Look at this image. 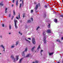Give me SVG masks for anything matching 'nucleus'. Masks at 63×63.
I'll return each mask as SVG.
<instances>
[{
  "label": "nucleus",
  "mask_w": 63,
  "mask_h": 63,
  "mask_svg": "<svg viewBox=\"0 0 63 63\" xmlns=\"http://www.w3.org/2000/svg\"><path fill=\"white\" fill-rule=\"evenodd\" d=\"M46 33L45 32H43V36H44V40L43 42L45 44H46V38L47 37V36L46 35Z\"/></svg>",
  "instance_id": "f257e3e1"
},
{
  "label": "nucleus",
  "mask_w": 63,
  "mask_h": 63,
  "mask_svg": "<svg viewBox=\"0 0 63 63\" xmlns=\"http://www.w3.org/2000/svg\"><path fill=\"white\" fill-rule=\"evenodd\" d=\"M18 55L16 56V59L14 58V55H12L11 56L12 59L14 60V62L18 60Z\"/></svg>",
  "instance_id": "f03ea898"
},
{
  "label": "nucleus",
  "mask_w": 63,
  "mask_h": 63,
  "mask_svg": "<svg viewBox=\"0 0 63 63\" xmlns=\"http://www.w3.org/2000/svg\"><path fill=\"white\" fill-rule=\"evenodd\" d=\"M54 13H55V14L57 16H58V15H59V16H63V15H60V14H59V13H57L54 11Z\"/></svg>",
  "instance_id": "7ed1b4c3"
},
{
  "label": "nucleus",
  "mask_w": 63,
  "mask_h": 63,
  "mask_svg": "<svg viewBox=\"0 0 63 63\" xmlns=\"http://www.w3.org/2000/svg\"><path fill=\"white\" fill-rule=\"evenodd\" d=\"M35 39L34 38H32V42L33 44H35Z\"/></svg>",
  "instance_id": "20e7f679"
},
{
  "label": "nucleus",
  "mask_w": 63,
  "mask_h": 63,
  "mask_svg": "<svg viewBox=\"0 0 63 63\" xmlns=\"http://www.w3.org/2000/svg\"><path fill=\"white\" fill-rule=\"evenodd\" d=\"M14 21L15 22V24H16V22H17V21L15 19Z\"/></svg>",
  "instance_id": "39448f33"
},
{
  "label": "nucleus",
  "mask_w": 63,
  "mask_h": 63,
  "mask_svg": "<svg viewBox=\"0 0 63 63\" xmlns=\"http://www.w3.org/2000/svg\"><path fill=\"white\" fill-rule=\"evenodd\" d=\"M15 28L16 29H17L18 28V27H17V25H16V24H15Z\"/></svg>",
  "instance_id": "423d86ee"
},
{
  "label": "nucleus",
  "mask_w": 63,
  "mask_h": 63,
  "mask_svg": "<svg viewBox=\"0 0 63 63\" xmlns=\"http://www.w3.org/2000/svg\"><path fill=\"white\" fill-rule=\"evenodd\" d=\"M36 47L35 46L33 47H32L31 49V50L32 51H33L34 50V48H35Z\"/></svg>",
  "instance_id": "0eeeda50"
},
{
  "label": "nucleus",
  "mask_w": 63,
  "mask_h": 63,
  "mask_svg": "<svg viewBox=\"0 0 63 63\" xmlns=\"http://www.w3.org/2000/svg\"><path fill=\"white\" fill-rule=\"evenodd\" d=\"M38 5H36L35 7V10H37V9H38Z\"/></svg>",
  "instance_id": "6e6552de"
},
{
  "label": "nucleus",
  "mask_w": 63,
  "mask_h": 63,
  "mask_svg": "<svg viewBox=\"0 0 63 63\" xmlns=\"http://www.w3.org/2000/svg\"><path fill=\"white\" fill-rule=\"evenodd\" d=\"M31 54H28L27 55V56H26V57H29V56H31Z\"/></svg>",
  "instance_id": "1a4fd4ad"
},
{
  "label": "nucleus",
  "mask_w": 63,
  "mask_h": 63,
  "mask_svg": "<svg viewBox=\"0 0 63 63\" xmlns=\"http://www.w3.org/2000/svg\"><path fill=\"white\" fill-rule=\"evenodd\" d=\"M7 9H8L6 7L5 9V14H6V13H7Z\"/></svg>",
  "instance_id": "9d476101"
},
{
  "label": "nucleus",
  "mask_w": 63,
  "mask_h": 63,
  "mask_svg": "<svg viewBox=\"0 0 63 63\" xmlns=\"http://www.w3.org/2000/svg\"><path fill=\"white\" fill-rule=\"evenodd\" d=\"M18 43H19V41H17L16 42V45L17 46V45H18Z\"/></svg>",
  "instance_id": "9b49d317"
},
{
  "label": "nucleus",
  "mask_w": 63,
  "mask_h": 63,
  "mask_svg": "<svg viewBox=\"0 0 63 63\" xmlns=\"http://www.w3.org/2000/svg\"><path fill=\"white\" fill-rule=\"evenodd\" d=\"M16 5L17 7L18 6V0H17L16 1Z\"/></svg>",
  "instance_id": "f8f14e48"
},
{
  "label": "nucleus",
  "mask_w": 63,
  "mask_h": 63,
  "mask_svg": "<svg viewBox=\"0 0 63 63\" xmlns=\"http://www.w3.org/2000/svg\"><path fill=\"white\" fill-rule=\"evenodd\" d=\"M16 18L17 19H18L19 18V19H20V16H17L16 17Z\"/></svg>",
  "instance_id": "ddd939ff"
},
{
  "label": "nucleus",
  "mask_w": 63,
  "mask_h": 63,
  "mask_svg": "<svg viewBox=\"0 0 63 63\" xmlns=\"http://www.w3.org/2000/svg\"><path fill=\"white\" fill-rule=\"evenodd\" d=\"M47 32L48 33H50L51 32H50V30H48L47 31Z\"/></svg>",
  "instance_id": "4468645a"
},
{
  "label": "nucleus",
  "mask_w": 63,
  "mask_h": 63,
  "mask_svg": "<svg viewBox=\"0 0 63 63\" xmlns=\"http://www.w3.org/2000/svg\"><path fill=\"white\" fill-rule=\"evenodd\" d=\"M0 47H2V48H5V47L4 46H3L2 45H1L0 46Z\"/></svg>",
  "instance_id": "2eb2a0df"
},
{
  "label": "nucleus",
  "mask_w": 63,
  "mask_h": 63,
  "mask_svg": "<svg viewBox=\"0 0 63 63\" xmlns=\"http://www.w3.org/2000/svg\"><path fill=\"white\" fill-rule=\"evenodd\" d=\"M23 59V58H22L20 59L19 60V63H21V61H22V60Z\"/></svg>",
  "instance_id": "dca6fc26"
},
{
  "label": "nucleus",
  "mask_w": 63,
  "mask_h": 63,
  "mask_svg": "<svg viewBox=\"0 0 63 63\" xmlns=\"http://www.w3.org/2000/svg\"><path fill=\"white\" fill-rule=\"evenodd\" d=\"M24 52H25V51H24L22 52V56H24Z\"/></svg>",
  "instance_id": "f3484780"
},
{
  "label": "nucleus",
  "mask_w": 63,
  "mask_h": 63,
  "mask_svg": "<svg viewBox=\"0 0 63 63\" xmlns=\"http://www.w3.org/2000/svg\"><path fill=\"white\" fill-rule=\"evenodd\" d=\"M14 47H15V45H13L11 46V48H14Z\"/></svg>",
  "instance_id": "a211bd4d"
},
{
  "label": "nucleus",
  "mask_w": 63,
  "mask_h": 63,
  "mask_svg": "<svg viewBox=\"0 0 63 63\" xmlns=\"http://www.w3.org/2000/svg\"><path fill=\"white\" fill-rule=\"evenodd\" d=\"M54 21L55 22H56V23L57 22V19H55V20H54Z\"/></svg>",
  "instance_id": "6ab92c4d"
},
{
  "label": "nucleus",
  "mask_w": 63,
  "mask_h": 63,
  "mask_svg": "<svg viewBox=\"0 0 63 63\" xmlns=\"http://www.w3.org/2000/svg\"><path fill=\"white\" fill-rule=\"evenodd\" d=\"M31 22V20H28L27 21V22L28 23H30V22Z\"/></svg>",
  "instance_id": "aec40b11"
},
{
  "label": "nucleus",
  "mask_w": 63,
  "mask_h": 63,
  "mask_svg": "<svg viewBox=\"0 0 63 63\" xmlns=\"http://www.w3.org/2000/svg\"><path fill=\"white\" fill-rule=\"evenodd\" d=\"M13 14L14 16L16 15V13H15V10H13Z\"/></svg>",
  "instance_id": "412c9836"
},
{
  "label": "nucleus",
  "mask_w": 63,
  "mask_h": 63,
  "mask_svg": "<svg viewBox=\"0 0 63 63\" xmlns=\"http://www.w3.org/2000/svg\"><path fill=\"white\" fill-rule=\"evenodd\" d=\"M40 48V45H39L37 48V49L38 50H39V49Z\"/></svg>",
  "instance_id": "4be33fe9"
},
{
  "label": "nucleus",
  "mask_w": 63,
  "mask_h": 63,
  "mask_svg": "<svg viewBox=\"0 0 63 63\" xmlns=\"http://www.w3.org/2000/svg\"><path fill=\"white\" fill-rule=\"evenodd\" d=\"M25 39V40H26V41H27L29 43H30V41H29L28 40H27V39H26V38Z\"/></svg>",
  "instance_id": "5701e85b"
},
{
  "label": "nucleus",
  "mask_w": 63,
  "mask_h": 63,
  "mask_svg": "<svg viewBox=\"0 0 63 63\" xmlns=\"http://www.w3.org/2000/svg\"><path fill=\"white\" fill-rule=\"evenodd\" d=\"M49 55H52V54H53V53H49Z\"/></svg>",
  "instance_id": "b1692460"
},
{
  "label": "nucleus",
  "mask_w": 63,
  "mask_h": 63,
  "mask_svg": "<svg viewBox=\"0 0 63 63\" xmlns=\"http://www.w3.org/2000/svg\"><path fill=\"white\" fill-rule=\"evenodd\" d=\"M9 28L10 30H11V26L10 25H9Z\"/></svg>",
  "instance_id": "393cba45"
},
{
  "label": "nucleus",
  "mask_w": 63,
  "mask_h": 63,
  "mask_svg": "<svg viewBox=\"0 0 63 63\" xmlns=\"http://www.w3.org/2000/svg\"><path fill=\"white\" fill-rule=\"evenodd\" d=\"M27 51V48H26L25 50V51Z\"/></svg>",
  "instance_id": "a878e982"
},
{
  "label": "nucleus",
  "mask_w": 63,
  "mask_h": 63,
  "mask_svg": "<svg viewBox=\"0 0 63 63\" xmlns=\"http://www.w3.org/2000/svg\"><path fill=\"white\" fill-rule=\"evenodd\" d=\"M0 6H3V4L1 3H0Z\"/></svg>",
  "instance_id": "bb28decb"
},
{
  "label": "nucleus",
  "mask_w": 63,
  "mask_h": 63,
  "mask_svg": "<svg viewBox=\"0 0 63 63\" xmlns=\"http://www.w3.org/2000/svg\"><path fill=\"white\" fill-rule=\"evenodd\" d=\"M48 28H50V24H49V25L48 26Z\"/></svg>",
  "instance_id": "cd10ccee"
},
{
  "label": "nucleus",
  "mask_w": 63,
  "mask_h": 63,
  "mask_svg": "<svg viewBox=\"0 0 63 63\" xmlns=\"http://www.w3.org/2000/svg\"><path fill=\"white\" fill-rule=\"evenodd\" d=\"M39 28H40V27L39 26H38V27L36 29V30H38Z\"/></svg>",
  "instance_id": "c85d7f7f"
},
{
  "label": "nucleus",
  "mask_w": 63,
  "mask_h": 63,
  "mask_svg": "<svg viewBox=\"0 0 63 63\" xmlns=\"http://www.w3.org/2000/svg\"><path fill=\"white\" fill-rule=\"evenodd\" d=\"M57 42H60V40L59 39H57L56 40Z\"/></svg>",
  "instance_id": "c756f323"
},
{
  "label": "nucleus",
  "mask_w": 63,
  "mask_h": 63,
  "mask_svg": "<svg viewBox=\"0 0 63 63\" xmlns=\"http://www.w3.org/2000/svg\"><path fill=\"white\" fill-rule=\"evenodd\" d=\"M24 1L23 0H22V5H23V2H24Z\"/></svg>",
  "instance_id": "7c9ffc66"
},
{
  "label": "nucleus",
  "mask_w": 63,
  "mask_h": 63,
  "mask_svg": "<svg viewBox=\"0 0 63 63\" xmlns=\"http://www.w3.org/2000/svg\"><path fill=\"white\" fill-rule=\"evenodd\" d=\"M45 8H47V6L46 5H45Z\"/></svg>",
  "instance_id": "2f4dec72"
},
{
  "label": "nucleus",
  "mask_w": 63,
  "mask_h": 63,
  "mask_svg": "<svg viewBox=\"0 0 63 63\" xmlns=\"http://www.w3.org/2000/svg\"><path fill=\"white\" fill-rule=\"evenodd\" d=\"M42 51H43V50H41L40 53H41V55H42Z\"/></svg>",
  "instance_id": "473e14b6"
},
{
  "label": "nucleus",
  "mask_w": 63,
  "mask_h": 63,
  "mask_svg": "<svg viewBox=\"0 0 63 63\" xmlns=\"http://www.w3.org/2000/svg\"><path fill=\"white\" fill-rule=\"evenodd\" d=\"M51 13L52 14H54V12H53V11H51Z\"/></svg>",
  "instance_id": "72a5a7b5"
},
{
  "label": "nucleus",
  "mask_w": 63,
  "mask_h": 63,
  "mask_svg": "<svg viewBox=\"0 0 63 63\" xmlns=\"http://www.w3.org/2000/svg\"><path fill=\"white\" fill-rule=\"evenodd\" d=\"M38 63V61H36L35 62V63Z\"/></svg>",
  "instance_id": "f704fd0d"
},
{
  "label": "nucleus",
  "mask_w": 63,
  "mask_h": 63,
  "mask_svg": "<svg viewBox=\"0 0 63 63\" xmlns=\"http://www.w3.org/2000/svg\"><path fill=\"white\" fill-rule=\"evenodd\" d=\"M21 3H20V6H19V7L20 8H21Z\"/></svg>",
  "instance_id": "c9c22d12"
},
{
  "label": "nucleus",
  "mask_w": 63,
  "mask_h": 63,
  "mask_svg": "<svg viewBox=\"0 0 63 63\" xmlns=\"http://www.w3.org/2000/svg\"><path fill=\"white\" fill-rule=\"evenodd\" d=\"M33 10H31V13H33Z\"/></svg>",
  "instance_id": "e433bc0d"
},
{
  "label": "nucleus",
  "mask_w": 63,
  "mask_h": 63,
  "mask_svg": "<svg viewBox=\"0 0 63 63\" xmlns=\"http://www.w3.org/2000/svg\"><path fill=\"white\" fill-rule=\"evenodd\" d=\"M2 27H4V24H2Z\"/></svg>",
  "instance_id": "4c0bfd02"
},
{
  "label": "nucleus",
  "mask_w": 63,
  "mask_h": 63,
  "mask_svg": "<svg viewBox=\"0 0 63 63\" xmlns=\"http://www.w3.org/2000/svg\"><path fill=\"white\" fill-rule=\"evenodd\" d=\"M31 19L32 20V21H33V18H31Z\"/></svg>",
  "instance_id": "58836bf2"
},
{
  "label": "nucleus",
  "mask_w": 63,
  "mask_h": 63,
  "mask_svg": "<svg viewBox=\"0 0 63 63\" xmlns=\"http://www.w3.org/2000/svg\"><path fill=\"white\" fill-rule=\"evenodd\" d=\"M0 38H2V35L0 36Z\"/></svg>",
  "instance_id": "ea45409f"
},
{
  "label": "nucleus",
  "mask_w": 63,
  "mask_h": 63,
  "mask_svg": "<svg viewBox=\"0 0 63 63\" xmlns=\"http://www.w3.org/2000/svg\"><path fill=\"white\" fill-rule=\"evenodd\" d=\"M13 2L14 3H15V0H13Z\"/></svg>",
  "instance_id": "a19ab883"
},
{
  "label": "nucleus",
  "mask_w": 63,
  "mask_h": 63,
  "mask_svg": "<svg viewBox=\"0 0 63 63\" xmlns=\"http://www.w3.org/2000/svg\"><path fill=\"white\" fill-rule=\"evenodd\" d=\"M19 34H20L21 35H22V34L21 33H20V32H19Z\"/></svg>",
  "instance_id": "79ce46f5"
},
{
  "label": "nucleus",
  "mask_w": 63,
  "mask_h": 63,
  "mask_svg": "<svg viewBox=\"0 0 63 63\" xmlns=\"http://www.w3.org/2000/svg\"><path fill=\"white\" fill-rule=\"evenodd\" d=\"M28 39H29V40H31V38H28Z\"/></svg>",
  "instance_id": "37998d69"
},
{
  "label": "nucleus",
  "mask_w": 63,
  "mask_h": 63,
  "mask_svg": "<svg viewBox=\"0 0 63 63\" xmlns=\"http://www.w3.org/2000/svg\"><path fill=\"white\" fill-rule=\"evenodd\" d=\"M9 34L10 35L11 34V32H9Z\"/></svg>",
  "instance_id": "c03bdc74"
},
{
  "label": "nucleus",
  "mask_w": 63,
  "mask_h": 63,
  "mask_svg": "<svg viewBox=\"0 0 63 63\" xmlns=\"http://www.w3.org/2000/svg\"><path fill=\"white\" fill-rule=\"evenodd\" d=\"M23 16H25V14H23Z\"/></svg>",
  "instance_id": "a18cd8bd"
},
{
  "label": "nucleus",
  "mask_w": 63,
  "mask_h": 63,
  "mask_svg": "<svg viewBox=\"0 0 63 63\" xmlns=\"http://www.w3.org/2000/svg\"><path fill=\"white\" fill-rule=\"evenodd\" d=\"M14 16H13V17H12V18H11L12 19H13V18H14Z\"/></svg>",
  "instance_id": "49530a36"
},
{
  "label": "nucleus",
  "mask_w": 63,
  "mask_h": 63,
  "mask_svg": "<svg viewBox=\"0 0 63 63\" xmlns=\"http://www.w3.org/2000/svg\"><path fill=\"white\" fill-rule=\"evenodd\" d=\"M3 51H5V48H3Z\"/></svg>",
  "instance_id": "de8ad7c7"
},
{
  "label": "nucleus",
  "mask_w": 63,
  "mask_h": 63,
  "mask_svg": "<svg viewBox=\"0 0 63 63\" xmlns=\"http://www.w3.org/2000/svg\"><path fill=\"white\" fill-rule=\"evenodd\" d=\"M62 40H63V37H62L61 38Z\"/></svg>",
  "instance_id": "09e8293b"
},
{
  "label": "nucleus",
  "mask_w": 63,
  "mask_h": 63,
  "mask_svg": "<svg viewBox=\"0 0 63 63\" xmlns=\"http://www.w3.org/2000/svg\"><path fill=\"white\" fill-rule=\"evenodd\" d=\"M11 16V14H9V16Z\"/></svg>",
  "instance_id": "8fccbe9b"
},
{
  "label": "nucleus",
  "mask_w": 63,
  "mask_h": 63,
  "mask_svg": "<svg viewBox=\"0 0 63 63\" xmlns=\"http://www.w3.org/2000/svg\"><path fill=\"white\" fill-rule=\"evenodd\" d=\"M14 6V5L12 4V7H13Z\"/></svg>",
  "instance_id": "3c124183"
},
{
  "label": "nucleus",
  "mask_w": 63,
  "mask_h": 63,
  "mask_svg": "<svg viewBox=\"0 0 63 63\" xmlns=\"http://www.w3.org/2000/svg\"><path fill=\"white\" fill-rule=\"evenodd\" d=\"M60 17H63V16H60Z\"/></svg>",
  "instance_id": "603ef678"
},
{
  "label": "nucleus",
  "mask_w": 63,
  "mask_h": 63,
  "mask_svg": "<svg viewBox=\"0 0 63 63\" xmlns=\"http://www.w3.org/2000/svg\"><path fill=\"white\" fill-rule=\"evenodd\" d=\"M32 63H35V62H32Z\"/></svg>",
  "instance_id": "864d4df0"
},
{
  "label": "nucleus",
  "mask_w": 63,
  "mask_h": 63,
  "mask_svg": "<svg viewBox=\"0 0 63 63\" xmlns=\"http://www.w3.org/2000/svg\"><path fill=\"white\" fill-rule=\"evenodd\" d=\"M18 16H20V14H19V15Z\"/></svg>",
  "instance_id": "5fc2aeb1"
},
{
  "label": "nucleus",
  "mask_w": 63,
  "mask_h": 63,
  "mask_svg": "<svg viewBox=\"0 0 63 63\" xmlns=\"http://www.w3.org/2000/svg\"><path fill=\"white\" fill-rule=\"evenodd\" d=\"M57 63H60V62H57Z\"/></svg>",
  "instance_id": "6e6d98bb"
},
{
  "label": "nucleus",
  "mask_w": 63,
  "mask_h": 63,
  "mask_svg": "<svg viewBox=\"0 0 63 63\" xmlns=\"http://www.w3.org/2000/svg\"><path fill=\"white\" fill-rule=\"evenodd\" d=\"M20 2H21V1H22V0H20Z\"/></svg>",
  "instance_id": "4d7b16f0"
},
{
  "label": "nucleus",
  "mask_w": 63,
  "mask_h": 63,
  "mask_svg": "<svg viewBox=\"0 0 63 63\" xmlns=\"http://www.w3.org/2000/svg\"><path fill=\"white\" fill-rule=\"evenodd\" d=\"M62 2H63V0H62Z\"/></svg>",
  "instance_id": "13d9d810"
},
{
  "label": "nucleus",
  "mask_w": 63,
  "mask_h": 63,
  "mask_svg": "<svg viewBox=\"0 0 63 63\" xmlns=\"http://www.w3.org/2000/svg\"><path fill=\"white\" fill-rule=\"evenodd\" d=\"M24 16H23V17H24Z\"/></svg>",
  "instance_id": "bf43d9fd"
},
{
  "label": "nucleus",
  "mask_w": 63,
  "mask_h": 63,
  "mask_svg": "<svg viewBox=\"0 0 63 63\" xmlns=\"http://www.w3.org/2000/svg\"><path fill=\"white\" fill-rule=\"evenodd\" d=\"M9 17H10V16H9Z\"/></svg>",
  "instance_id": "052dcab7"
},
{
  "label": "nucleus",
  "mask_w": 63,
  "mask_h": 63,
  "mask_svg": "<svg viewBox=\"0 0 63 63\" xmlns=\"http://www.w3.org/2000/svg\"><path fill=\"white\" fill-rule=\"evenodd\" d=\"M38 4H39V5H40V3H38Z\"/></svg>",
  "instance_id": "680f3d73"
},
{
  "label": "nucleus",
  "mask_w": 63,
  "mask_h": 63,
  "mask_svg": "<svg viewBox=\"0 0 63 63\" xmlns=\"http://www.w3.org/2000/svg\"><path fill=\"white\" fill-rule=\"evenodd\" d=\"M0 54H1V53H0Z\"/></svg>",
  "instance_id": "e2e57ef3"
},
{
  "label": "nucleus",
  "mask_w": 63,
  "mask_h": 63,
  "mask_svg": "<svg viewBox=\"0 0 63 63\" xmlns=\"http://www.w3.org/2000/svg\"><path fill=\"white\" fill-rule=\"evenodd\" d=\"M3 17V16H2V17Z\"/></svg>",
  "instance_id": "0e129e2a"
},
{
  "label": "nucleus",
  "mask_w": 63,
  "mask_h": 63,
  "mask_svg": "<svg viewBox=\"0 0 63 63\" xmlns=\"http://www.w3.org/2000/svg\"><path fill=\"white\" fill-rule=\"evenodd\" d=\"M35 3V4H36V3L35 2V3Z\"/></svg>",
  "instance_id": "69168bd1"
}]
</instances>
